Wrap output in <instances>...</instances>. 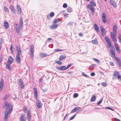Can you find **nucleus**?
I'll use <instances>...</instances> for the list:
<instances>
[{
	"label": "nucleus",
	"mask_w": 121,
	"mask_h": 121,
	"mask_svg": "<svg viewBox=\"0 0 121 121\" xmlns=\"http://www.w3.org/2000/svg\"><path fill=\"white\" fill-rule=\"evenodd\" d=\"M5 109L7 110L9 108V113H10L12 111V107L11 104H9L7 101H5Z\"/></svg>",
	"instance_id": "nucleus-1"
},
{
	"label": "nucleus",
	"mask_w": 121,
	"mask_h": 121,
	"mask_svg": "<svg viewBox=\"0 0 121 121\" xmlns=\"http://www.w3.org/2000/svg\"><path fill=\"white\" fill-rule=\"evenodd\" d=\"M34 50V46L33 45H32L31 46L30 49V56L31 59H33L34 57L33 50Z\"/></svg>",
	"instance_id": "nucleus-2"
},
{
	"label": "nucleus",
	"mask_w": 121,
	"mask_h": 121,
	"mask_svg": "<svg viewBox=\"0 0 121 121\" xmlns=\"http://www.w3.org/2000/svg\"><path fill=\"white\" fill-rule=\"evenodd\" d=\"M19 84L21 86V88L24 89V85L23 82L21 79H19L18 80Z\"/></svg>",
	"instance_id": "nucleus-3"
},
{
	"label": "nucleus",
	"mask_w": 121,
	"mask_h": 121,
	"mask_svg": "<svg viewBox=\"0 0 121 121\" xmlns=\"http://www.w3.org/2000/svg\"><path fill=\"white\" fill-rule=\"evenodd\" d=\"M20 119V121H26V118L25 114H21Z\"/></svg>",
	"instance_id": "nucleus-4"
},
{
	"label": "nucleus",
	"mask_w": 121,
	"mask_h": 121,
	"mask_svg": "<svg viewBox=\"0 0 121 121\" xmlns=\"http://www.w3.org/2000/svg\"><path fill=\"white\" fill-rule=\"evenodd\" d=\"M102 18L103 22L104 23H105L106 20V16L104 12L103 13Z\"/></svg>",
	"instance_id": "nucleus-5"
},
{
	"label": "nucleus",
	"mask_w": 121,
	"mask_h": 121,
	"mask_svg": "<svg viewBox=\"0 0 121 121\" xmlns=\"http://www.w3.org/2000/svg\"><path fill=\"white\" fill-rule=\"evenodd\" d=\"M4 81L3 79H1L0 82V91H1L2 90L4 85Z\"/></svg>",
	"instance_id": "nucleus-6"
},
{
	"label": "nucleus",
	"mask_w": 121,
	"mask_h": 121,
	"mask_svg": "<svg viewBox=\"0 0 121 121\" xmlns=\"http://www.w3.org/2000/svg\"><path fill=\"white\" fill-rule=\"evenodd\" d=\"M16 47L17 52H18L17 54L20 55L22 53V51L20 48L17 45H16Z\"/></svg>",
	"instance_id": "nucleus-7"
},
{
	"label": "nucleus",
	"mask_w": 121,
	"mask_h": 121,
	"mask_svg": "<svg viewBox=\"0 0 121 121\" xmlns=\"http://www.w3.org/2000/svg\"><path fill=\"white\" fill-rule=\"evenodd\" d=\"M13 57L11 56H9L7 60V63L9 64H12L13 62Z\"/></svg>",
	"instance_id": "nucleus-8"
},
{
	"label": "nucleus",
	"mask_w": 121,
	"mask_h": 121,
	"mask_svg": "<svg viewBox=\"0 0 121 121\" xmlns=\"http://www.w3.org/2000/svg\"><path fill=\"white\" fill-rule=\"evenodd\" d=\"M30 112V110H29L28 111L27 114V117L28 121H31V116Z\"/></svg>",
	"instance_id": "nucleus-9"
},
{
	"label": "nucleus",
	"mask_w": 121,
	"mask_h": 121,
	"mask_svg": "<svg viewBox=\"0 0 121 121\" xmlns=\"http://www.w3.org/2000/svg\"><path fill=\"white\" fill-rule=\"evenodd\" d=\"M16 59L17 63L19 64L20 63L21 60L20 58V55L17 54Z\"/></svg>",
	"instance_id": "nucleus-10"
},
{
	"label": "nucleus",
	"mask_w": 121,
	"mask_h": 121,
	"mask_svg": "<svg viewBox=\"0 0 121 121\" xmlns=\"http://www.w3.org/2000/svg\"><path fill=\"white\" fill-rule=\"evenodd\" d=\"M9 115V112L7 111H5L4 112V119L5 121H7Z\"/></svg>",
	"instance_id": "nucleus-11"
},
{
	"label": "nucleus",
	"mask_w": 121,
	"mask_h": 121,
	"mask_svg": "<svg viewBox=\"0 0 121 121\" xmlns=\"http://www.w3.org/2000/svg\"><path fill=\"white\" fill-rule=\"evenodd\" d=\"M81 108L79 107H75L71 111V113H73L79 110Z\"/></svg>",
	"instance_id": "nucleus-12"
},
{
	"label": "nucleus",
	"mask_w": 121,
	"mask_h": 121,
	"mask_svg": "<svg viewBox=\"0 0 121 121\" xmlns=\"http://www.w3.org/2000/svg\"><path fill=\"white\" fill-rule=\"evenodd\" d=\"M36 104L37 107L39 108H40L42 105L41 102L39 100H38L37 101Z\"/></svg>",
	"instance_id": "nucleus-13"
},
{
	"label": "nucleus",
	"mask_w": 121,
	"mask_h": 121,
	"mask_svg": "<svg viewBox=\"0 0 121 121\" xmlns=\"http://www.w3.org/2000/svg\"><path fill=\"white\" fill-rule=\"evenodd\" d=\"M117 27L116 24L113 26V31L115 34L116 35L117 33Z\"/></svg>",
	"instance_id": "nucleus-14"
},
{
	"label": "nucleus",
	"mask_w": 121,
	"mask_h": 121,
	"mask_svg": "<svg viewBox=\"0 0 121 121\" xmlns=\"http://www.w3.org/2000/svg\"><path fill=\"white\" fill-rule=\"evenodd\" d=\"M87 7L89 9L91 10L92 13H94V10L93 6L90 4H88L87 5Z\"/></svg>",
	"instance_id": "nucleus-15"
},
{
	"label": "nucleus",
	"mask_w": 121,
	"mask_h": 121,
	"mask_svg": "<svg viewBox=\"0 0 121 121\" xmlns=\"http://www.w3.org/2000/svg\"><path fill=\"white\" fill-rule=\"evenodd\" d=\"M118 75H120L118 72L117 71H115L113 74V79H116V76H118Z\"/></svg>",
	"instance_id": "nucleus-16"
},
{
	"label": "nucleus",
	"mask_w": 121,
	"mask_h": 121,
	"mask_svg": "<svg viewBox=\"0 0 121 121\" xmlns=\"http://www.w3.org/2000/svg\"><path fill=\"white\" fill-rule=\"evenodd\" d=\"M110 3L115 8H116L117 6L116 2L114 0H110Z\"/></svg>",
	"instance_id": "nucleus-17"
},
{
	"label": "nucleus",
	"mask_w": 121,
	"mask_h": 121,
	"mask_svg": "<svg viewBox=\"0 0 121 121\" xmlns=\"http://www.w3.org/2000/svg\"><path fill=\"white\" fill-rule=\"evenodd\" d=\"M34 95L35 99H37L38 98V92L37 89L35 88H34Z\"/></svg>",
	"instance_id": "nucleus-18"
},
{
	"label": "nucleus",
	"mask_w": 121,
	"mask_h": 121,
	"mask_svg": "<svg viewBox=\"0 0 121 121\" xmlns=\"http://www.w3.org/2000/svg\"><path fill=\"white\" fill-rule=\"evenodd\" d=\"M108 47L109 48L111 52L115 51V48L111 44L108 45Z\"/></svg>",
	"instance_id": "nucleus-19"
},
{
	"label": "nucleus",
	"mask_w": 121,
	"mask_h": 121,
	"mask_svg": "<svg viewBox=\"0 0 121 121\" xmlns=\"http://www.w3.org/2000/svg\"><path fill=\"white\" fill-rule=\"evenodd\" d=\"M66 56L65 55H61L60 56L59 60H62L65 59L66 58Z\"/></svg>",
	"instance_id": "nucleus-20"
},
{
	"label": "nucleus",
	"mask_w": 121,
	"mask_h": 121,
	"mask_svg": "<svg viewBox=\"0 0 121 121\" xmlns=\"http://www.w3.org/2000/svg\"><path fill=\"white\" fill-rule=\"evenodd\" d=\"M105 39L107 42L108 45L111 44V42H110L109 38L107 37L106 36L105 37Z\"/></svg>",
	"instance_id": "nucleus-21"
},
{
	"label": "nucleus",
	"mask_w": 121,
	"mask_h": 121,
	"mask_svg": "<svg viewBox=\"0 0 121 121\" xmlns=\"http://www.w3.org/2000/svg\"><path fill=\"white\" fill-rule=\"evenodd\" d=\"M4 26L5 29H7L8 27L9 24L6 21H4Z\"/></svg>",
	"instance_id": "nucleus-22"
},
{
	"label": "nucleus",
	"mask_w": 121,
	"mask_h": 121,
	"mask_svg": "<svg viewBox=\"0 0 121 121\" xmlns=\"http://www.w3.org/2000/svg\"><path fill=\"white\" fill-rule=\"evenodd\" d=\"M17 9L18 13L21 14L22 12V11L21 8L20 6L17 5Z\"/></svg>",
	"instance_id": "nucleus-23"
},
{
	"label": "nucleus",
	"mask_w": 121,
	"mask_h": 121,
	"mask_svg": "<svg viewBox=\"0 0 121 121\" xmlns=\"http://www.w3.org/2000/svg\"><path fill=\"white\" fill-rule=\"evenodd\" d=\"M94 27L95 31L97 32L98 33L99 32V29L98 27L96 24H94Z\"/></svg>",
	"instance_id": "nucleus-24"
},
{
	"label": "nucleus",
	"mask_w": 121,
	"mask_h": 121,
	"mask_svg": "<svg viewBox=\"0 0 121 121\" xmlns=\"http://www.w3.org/2000/svg\"><path fill=\"white\" fill-rule=\"evenodd\" d=\"M58 25L55 24L50 26V27L52 29H56L58 27Z\"/></svg>",
	"instance_id": "nucleus-25"
},
{
	"label": "nucleus",
	"mask_w": 121,
	"mask_h": 121,
	"mask_svg": "<svg viewBox=\"0 0 121 121\" xmlns=\"http://www.w3.org/2000/svg\"><path fill=\"white\" fill-rule=\"evenodd\" d=\"M47 54L44 53H42L40 54V58L46 57L47 56Z\"/></svg>",
	"instance_id": "nucleus-26"
},
{
	"label": "nucleus",
	"mask_w": 121,
	"mask_h": 121,
	"mask_svg": "<svg viewBox=\"0 0 121 121\" xmlns=\"http://www.w3.org/2000/svg\"><path fill=\"white\" fill-rule=\"evenodd\" d=\"M15 28L16 30V31L17 34H19V33L20 32V27L19 26H15Z\"/></svg>",
	"instance_id": "nucleus-27"
},
{
	"label": "nucleus",
	"mask_w": 121,
	"mask_h": 121,
	"mask_svg": "<svg viewBox=\"0 0 121 121\" xmlns=\"http://www.w3.org/2000/svg\"><path fill=\"white\" fill-rule=\"evenodd\" d=\"M96 99V97L95 95H93L91 98L90 100L91 102H93L95 101Z\"/></svg>",
	"instance_id": "nucleus-28"
},
{
	"label": "nucleus",
	"mask_w": 121,
	"mask_h": 121,
	"mask_svg": "<svg viewBox=\"0 0 121 121\" xmlns=\"http://www.w3.org/2000/svg\"><path fill=\"white\" fill-rule=\"evenodd\" d=\"M23 22L22 18V17L21 18L20 20V26L22 27L23 26Z\"/></svg>",
	"instance_id": "nucleus-29"
},
{
	"label": "nucleus",
	"mask_w": 121,
	"mask_h": 121,
	"mask_svg": "<svg viewBox=\"0 0 121 121\" xmlns=\"http://www.w3.org/2000/svg\"><path fill=\"white\" fill-rule=\"evenodd\" d=\"M66 69H67L66 68V67L65 66H61L60 67V70H61L63 71Z\"/></svg>",
	"instance_id": "nucleus-30"
},
{
	"label": "nucleus",
	"mask_w": 121,
	"mask_h": 121,
	"mask_svg": "<svg viewBox=\"0 0 121 121\" xmlns=\"http://www.w3.org/2000/svg\"><path fill=\"white\" fill-rule=\"evenodd\" d=\"M9 63H7V65L6 66V68L9 70L10 71L11 70V68L10 67V64Z\"/></svg>",
	"instance_id": "nucleus-31"
},
{
	"label": "nucleus",
	"mask_w": 121,
	"mask_h": 121,
	"mask_svg": "<svg viewBox=\"0 0 121 121\" xmlns=\"http://www.w3.org/2000/svg\"><path fill=\"white\" fill-rule=\"evenodd\" d=\"M92 43L95 44H98V42L96 40H93L92 41Z\"/></svg>",
	"instance_id": "nucleus-32"
},
{
	"label": "nucleus",
	"mask_w": 121,
	"mask_h": 121,
	"mask_svg": "<svg viewBox=\"0 0 121 121\" xmlns=\"http://www.w3.org/2000/svg\"><path fill=\"white\" fill-rule=\"evenodd\" d=\"M111 36V38H114V37H115V35H116L115 34L113 33L112 32H111L110 33Z\"/></svg>",
	"instance_id": "nucleus-33"
},
{
	"label": "nucleus",
	"mask_w": 121,
	"mask_h": 121,
	"mask_svg": "<svg viewBox=\"0 0 121 121\" xmlns=\"http://www.w3.org/2000/svg\"><path fill=\"white\" fill-rule=\"evenodd\" d=\"M115 51H112L110 52L112 56V57H113L115 56Z\"/></svg>",
	"instance_id": "nucleus-34"
},
{
	"label": "nucleus",
	"mask_w": 121,
	"mask_h": 121,
	"mask_svg": "<svg viewBox=\"0 0 121 121\" xmlns=\"http://www.w3.org/2000/svg\"><path fill=\"white\" fill-rule=\"evenodd\" d=\"M67 11L69 12H71L72 11V9L70 7H69L67 9Z\"/></svg>",
	"instance_id": "nucleus-35"
},
{
	"label": "nucleus",
	"mask_w": 121,
	"mask_h": 121,
	"mask_svg": "<svg viewBox=\"0 0 121 121\" xmlns=\"http://www.w3.org/2000/svg\"><path fill=\"white\" fill-rule=\"evenodd\" d=\"M59 21H60L59 20V19H55L53 23L54 24H55L56 23H57Z\"/></svg>",
	"instance_id": "nucleus-36"
},
{
	"label": "nucleus",
	"mask_w": 121,
	"mask_h": 121,
	"mask_svg": "<svg viewBox=\"0 0 121 121\" xmlns=\"http://www.w3.org/2000/svg\"><path fill=\"white\" fill-rule=\"evenodd\" d=\"M90 3L91 5H92L93 6H96V4L93 1H91L90 2Z\"/></svg>",
	"instance_id": "nucleus-37"
},
{
	"label": "nucleus",
	"mask_w": 121,
	"mask_h": 121,
	"mask_svg": "<svg viewBox=\"0 0 121 121\" xmlns=\"http://www.w3.org/2000/svg\"><path fill=\"white\" fill-rule=\"evenodd\" d=\"M9 95H6L4 97V100H5L6 99H7L9 97Z\"/></svg>",
	"instance_id": "nucleus-38"
},
{
	"label": "nucleus",
	"mask_w": 121,
	"mask_h": 121,
	"mask_svg": "<svg viewBox=\"0 0 121 121\" xmlns=\"http://www.w3.org/2000/svg\"><path fill=\"white\" fill-rule=\"evenodd\" d=\"M118 38L119 39L120 42L121 43V34H119V36H118Z\"/></svg>",
	"instance_id": "nucleus-39"
},
{
	"label": "nucleus",
	"mask_w": 121,
	"mask_h": 121,
	"mask_svg": "<svg viewBox=\"0 0 121 121\" xmlns=\"http://www.w3.org/2000/svg\"><path fill=\"white\" fill-rule=\"evenodd\" d=\"M78 96V93H75L73 95V97L75 98L77 97Z\"/></svg>",
	"instance_id": "nucleus-40"
},
{
	"label": "nucleus",
	"mask_w": 121,
	"mask_h": 121,
	"mask_svg": "<svg viewBox=\"0 0 121 121\" xmlns=\"http://www.w3.org/2000/svg\"><path fill=\"white\" fill-rule=\"evenodd\" d=\"M113 58H114L117 61V62L118 61H120L119 58L115 56H114L113 57Z\"/></svg>",
	"instance_id": "nucleus-41"
},
{
	"label": "nucleus",
	"mask_w": 121,
	"mask_h": 121,
	"mask_svg": "<svg viewBox=\"0 0 121 121\" xmlns=\"http://www.w3.org/2000/svg\"><path fill=\"white\" fill-rule=\"evenodd\" d=\"M103 100V99H101L97 103V104L98 105H99L101 104L102 101Z\"/></svg>",
	"instance_id": "nucleus-42"
},
{
	"label": "nucleus",
	"mask_w": 121,
	"mask_h": 121,
	"mask_svg": "<svg viewBox=\"0 0 121 121\" xmlns=\"http://www.w3.org/2000/svg\"><path fill=\"white\" fill-rule=\"evenodd\" d=\"M27 110V109L26 108V107L25 106L23 108V110L24 112L25 113H26V112Z\"/></svg>",
	"instance_id": "nucleus-43"
},
{
	"label": "nucleus",
	"mask_w": 121,
	"mask_h": 121,
	"mask_svg": "<svg viewBox=\"0 0 121 121\" xmlns=\"http://www.w3.org/2000/svg\"><path fill=\"white\" fill-rule=\"evenodd\" d=\"M101 84L103 86H107V84L105 82H102L101 83Z\"/></svg>",
	"instance_id": "nucleus-44"
},
{
	"label": "nucleus",
	"mask_w": 121,
	"mask_h": 121,
	"mask_svg": "<svg viewBox=\"0 0 121 121\" xmlns=\"http://www.w3.org/2000/svg\"><path fill=\"white\" fill-rule=\"evenodd\" d=\"M56 63H57L58 64L60 65H61L62 63V62L60 61H56Z\"/></svg>",
	"instance_id": "nucleus-45"
},
{
	"label": "nucleus",
	"mask_w": 121,
	"mask_h": 121,
	"mask_svg": "<svg viewBox=\"0 0 121 121\" xmlns=\"http://www.w3.org/2000/svg\"><path fill=\"white\" fill-rule=\"evenodd\" d=\"M100 29L101 32L104 31L105 30L104 29L102 26H100Z\"/></svg>",
	"instance_id": "nucleus-46"
},
{
	"label": "nucleus",
	"mask_w": 121,
	"mask_h": 121,
	"mask_svg": "<svg viewBox=\"0 0 121 121\" xmlns=\"http://www.w3.org/2000/svg\"><path fill=\"white\" fill-rule=\"evenodd\" d=\"M93 60L97 63H99V60L97 59L94 58Z\"/></svg>",
	"instance_id": "nucleus-47"
},
{
	"label": "nucleus",
	"mask_w": 121,
	"mask_h": 121,
	"mask_svg": "<svg viewBox=\"0 0 121 121\" xmlns=\"http://www.w3.org/2000/svg\"><path fill=\"white\" fill-rule=\"evenodd\" d=\"M112 39L114 42H117V39L116 37H114V38H112Z\"/></svg>",
	"instance_id": "nucleus-48"
},
{
	"label": "nucleus",
	"mask_w": 121,
	"mask_h": 121,
	"mask_svg": "<svg viewBox=\"0 0 121 121\" xmlns=\"http://www.w3.org/2000/svg\"><path fill=\"white\" fill-rule=\"evenodd\" d=\"M54 15V13L53 12H52L50 13L49 15L50 16V17H52Z\"/></svg>",
	"instance_id": "nucleus-49"
},
{
	"label": "nucleus",
	"mask_w": 121,
	"mask_h": 121,
	"mask_svg": "<svg viewBox=\"0 0 121 121\" xmlns=\"http://www.w3.org/2000/svg\"><path fill=\"white\" fill-rule=\"evenodd\" d=\"M55 51L56 52H61L63 50H61V49H56L55 50Z\"/></svg>",
	"instance_id": "nucleus-50"
},
{
	"label": "nucleus",
	"mask_w": 121,
	"mask_h": 121,
	"mask_svg": "<svg viewBox=\"0 0 121 121\" xmlns=\"http://www.w3.org/2000/svg\"><path fill=\"white\" fill-rule=\"evenodd\" d=\"M67 4L66 3H64L63 4V7L64 8H66L67 7Z\"/></svg>",
	"instance_id": "nucleus-51"
},
{
	"label": "nucleus",
	"mask_w": 121,
	"mask_h": 121,
	"mask_svg": "<svg viewBox=\"0 0 121 121\" xmlns=\"http://www.w3.org/2000/svg\"><path fill=\"white\" fill-rule=\"evenodd\" d=\"M82 75H83L85 77L88 78L89 77V76L86 74H85L84 72H82Z\"/></svg>",
	"instance_id": "nucleus-52"
},
{
	"label": "nucleus",
	"mask_w": 121,
	"mask_h": 121,
	"mask_svg": "<svg viewBox=\"0 0 121 121\" xmlns=\"http://www.w3.org/2000/svg\"><path fill=\"white\" fill-rule=\"evenodd\" d=\"M106 109H110V110H112V111H114V110L112 108H110V107H106Z\"/></svg>",
	"instance_id": "nucleus-53"
},
{
	"label": "nucleus",
	"mask_w": 121,
	"mask_h": 121,
	"mask_svg": "<svg viewBox=\"0 0 121 121\" xmlns=\"http://www.w3.org/2000/svg\"><path fill=\"white\" fill-rule=\"evenodd\" d=\"M72 65V64H70L68 65L67 67H66L67 69L68 68H69L70 66Z\"/></svg>",
	"instance_id": "nucleus-54"
},
{
	"label": "nucleus",
	"mask_w": 121,
	"mask_h": 121,
	"mask_svg": "<svg viewBox=\"0 0 121 121\" xmlns=\"http://www.w3.org/2000/svg\"><path fill=\"white\" fill-rule=\"evenodd\" d=\"M10 9L12 11L14 9L13 7L11 5L10 6Z\"/></svg>",
	"instance_id": "nucleus-55"
},
{
	"label": "nucleus",
	"mask_w": 121,
	"mask_h": 121,
	"mask_svg": "<svg viewBox=\"0 0 121 121\" xmlns=\"http://www.w3.org/2000/svg\"><path fill=\"white\" fill-rule=\"evenodd\" d=\"M117 63L118 64V65L121 67V62L120 61H118Z\"/></svg>",
	"instance_id": "nucleus-56"
},
{
	"label": "nucleus",
	"mask_w": 121,
	"mask_h": 121,
	"mask_svg": "<svg viewBox=\"0 0 121 121\" xmlns=\"http://www.w3.org/2000/svg\"><path fill=\"white\" fill-rule=\"evenodd\" d=\"M75 116H76V115L75 114L74 115H73V116L72 117H71L69 118V119L70 120H73L74 118L75 117Z\"/></svg>",
	"instance_id": "nucleus-57"
},
{
	"label": "nucleus",
	"mask_w": 121,
	"mask_h": 121,
	"mask_svg": "<svg viewBox=\"0 0 121 121\" xmlns=\"http://www.w3.org/2000/svg\"><path fill=\"white\" fill-rule=\"evenodd\" d=\"M116 49L118 53H120V50L118 47L116 48Z\"/></svg>",
	"instance_id": "nucleus-58"
},
{
	"label": "nucleus",
	"mask_w": 121,
	"mask_h": 121,
	"mask_svg": "<svg viewBox=\"0 0 121 121\" xmlns=\"http://www.w3.org/2000/svg\"><path fill=\"white\" fill-rule=\"evenodd\" d=\"M10 50L12 52H13V46L12 45H11L10 46Z\"/></svg>",
	"instance_id": "nucleus-59"
},
{
	"label": "nucleus",
	"mask_w": 121,
	"mask_h": 121,
	"mask_svg": "<svg viewBox=\"0 0 121 121\" xmlns=\"http://www.w3.org/2000/svg\"><path fill=\"white\" fill-rule=\"evenodd\" d=\"M4 10L6 12H7L8 11V9L5 6L4 7Z\"/></svg>",
	"instance_id": "nucleus-60"
},
{
	"label": "nucleus",
	"mask_w": 121,
	"mask_h": 121,
	"mask_svg": "<svg viewBox=\"0 0 121 121\" xmlns=\"http://www.w3.org/2000/svg\"><path fill=\"white\" fill-rule=\"evenodd\" d=\"M14 96H15V97L14 98H13V101L16 100V99L17 98L16 95L15 94Z\"/></svg>",
	"instance_id": "nucleus-61"
},
{
	"label": "nucleus",
	"mask_w": 121,
	"mask_h": 121,
	"mask_svg": "<svg viewBox=\"0 0 121 121\" xmlns=\"http://www.w3.org/2000/svg\"><path fill=\"white\" fill-rule=\"evenodd\" d=\"M73 24V23L72 22H70L69 23L67 24V25L69 24L71 25H72Z\"/></svg>",
	"instance_id": "nucleus-62"
},
{
	"label": "nucleus",
	"mask_w": 121,
	"mask_h": 121,
	"mask_svg": "<svg viewBox=\"0 0 121 121\" xmlns=\"http://www.w3.org/2000/svg\"><path fill=\"white\" fill-rule=\"evenodd\" d=\"M95 75V73H94L92 72L91 73V75L92 76H94Z\"/></svg>",
	"instance_id": "nucleus-63"
},
{
	"label": "nucleus",
	"mask_w": 121,
	"mask_h": 121,
	"mask_svg": "<svg viewBox=\"0 0 121 121\" xmlns=\"http://www.w3.org/2000/svg\"><path fill=\"white\" fill-rule=\"evenodd\" d=\"M120 78V81H121V76L120 75H118L117 77V78L118 79H119Z\"/></svg>",
	"instance_id": "nucleus-64"
}]
</instances>
